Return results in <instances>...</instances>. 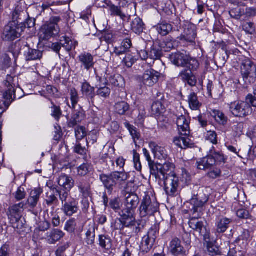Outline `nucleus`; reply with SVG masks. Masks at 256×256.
<instances>
[{
	"label": "nucleus",
	"instance_id": "obj_8",
	"mask_svg": "<svg viewBox=\"0 0 256 256\" xmlns=\"http://www.w3.org/2000/svg\"><path fill=\"white\" fill-rule=\"evenodd\" d=\"M158 209V204L154 199H152L148 194L143 197L139 208L140 214L142 218L150 216Z\"/></svg>",
	"mask_w": 256,
	"mask_h": 256
},
{
	"label": "nucleus",
	"instance_id": "obj_41",
	"mask_svg": "<svg viewBox=\"0 0 256 256\" xmlns=\"http://www.w3.org/2000/svg\"><path fill=\"white\" fill-rule=\"evenodd\" d=\"M210 154L215 161V164H225L227 160V157L224 156L222 152H216L212 149Z\"/></svg>",
	"mask_w": 256,
	"mask_h": 256
},
{
	"label": "nucleus",
	"instance_id": "obj_9",
	"mask_svg": "<svg viewBox=\"0 0 256 256\" xmlns=\"http://www.w3.org/2000/svg\"><path fill=\"white\" fill-rule=\"evenodd\" d=\"M182 27L184 31L177 38L182 43L192 45L195 44L197 36L196 26L188 22H186Z\"/></svg>",
	"mask_w": 256,
	"mask_h": 256
},
{
	"label": "nucleus",
	"instance_id": "obj_61",
	"mask_svg": "<svg viewBox=\"0 0 256 256\" xmlns=\"http://www.w3.org/2000/svg\"><path fill=\"white\" fill-rule=\"evenodd\" d=\"M90 168V166L88 164H83L77 168L78 174L80 176H84L88 173Z\"/></svg>",
	"mask_w": 256,
	"mask_h": 256
},
{
	"label": "nucleus",
	"instance_id": "obj_7",
	"mask_svg": "<svg viewBox=\"0 0 256 256\" xmlns=\"http://www.w3.org/2000/svg\"><path fill=\"white\" fill-rule=\"evenodd\" d=\"M240 72L246 84L254 83L256 78V66L248 58H241Z\"/></svg>",
	"mask_w": 256,
	"mask_h": 256
},
{
	"label": "nucleus",
	"instance_id": "obj_29",
	"mask_svg": "<svg viewBox=\"0 0 256 256\" xmlns=\"http://www.w3.org/2000/svg\"><path fill=\"white\" fill-rule=\"evenodd\" d=\"M78 58L82 66L86 70H89L94 67V57L90 54L84 52L80 55Z\"/></svg>",
	"mask_w": 256,
	"mask_h": 256
},
{
	"label": "nucleus",
	"instance_id": "obj_4",
	"mask_svg": "<svg viewBox=\"0 0 256 256\" xmlns=\"http://www.w3.org/2000/svg\"><path fill=\"white\" fill-rule=\"evenodd\" d=\"M169 60L174 66L178 67H186L191 70H197L199 68L198 61L192 58L186 52H177L169 56Z\"/></svg>",
	"mask_w": 256,
	"mask_h": 256
},
{
	"label": "nucleus",
	"instance_id": "obj_35",
	"mask_svg": "<svg viewBox=\"0 0 256 256\" xmlns=\"http://www.w3.org/2000/svg\"><path fill=\"white\" fill-rule=\"evenodd\" d=\"M64 236V233L58 229H54L48 232L46 240L50 244H54Z\"/></svg>",
	"mask_w": 256,
	"mask_h": 256
},
{
	"label": "nucleus",
	"instance_id": "obj_37",
	"mask_svg": "<svg viewBox=\"0 0 256 256\" xmlns=\"http://www.w3.org/2000/svg\"><path fill=\"white\" fill-rule=\"evenodd\" d=\"M187 101L192 110H197L202 106V104L198 101L196 94L194 92H191L188 96Z\"/></svg>",
	"mask_w": 256,
	"mask_h": 256
},
{
	"label": "nucleus",
	"instance_id": "obj_16",
	"mask_svg": "<svg viewBox=\"0 0 256 256\" xmlns=\"http://www.w3.org/2000/svg\"><path fill=\"white\" fill-rule=\"evenodd\" d=\"M157 231L156 228H151L146 234L143 236L140 248L143 252H148L152 248L156 238Z\"/></svg>",
	"mask_w": 256,
	"mask_h": 256
},
{
	"label": "nucleus",
	"instance_id": "obj_1",
	"mask_svg": "<svg viewBox=\"0 0 256 256\" xmlns=\"http://www.w3.org/2000/svg\"><path fill=\"white\" fill-rule=\"evenodd\" d=\"M252 106L256 107V98L252 94H248L245 101L236 100L228 104L230 113L236 118H244L252 112Z\"/></svg>",
	"mask_w": 256,
	"mask_h": 256
},
{
	"label": "nucleus",
	"instance_id": "obj_45",
	"mask_svg": "<svg viewBox=\"0 0 256 256\" xmlns=\"http://www.w3.org/2000/svg\"><path fill=\"white\" fill-rule=\"evenodd\" d=\"M26 44V42H16L12 44L8 48V51L11 52L14 58L17 57L20 54L22 47H24V44Z\"/></svg>",
	"mask_w": 256,
	"mask_h": 256
},
{
	"label": "nucleus",
	"instance_id": "obj_22",
	"mask_svg": "<svg viewBox=\"0 0 256 256\" xmlns=\"http://www.w3.org/2000/svg\"><path fill=\"white\" fill-rule=\"evenodd\" d=\"M194 70L184 69L180 72L178 77L184 82L191 86H194L197 84V80L192 71Z\"/></svg>",
	"mask_w": 256,
	"mask_h": 256
},
{
	"label": "nucleus",
	"instance_id": "obj_49",
	"mask_svg": "<svg viewBox=\"0 0 256 256\" xmlns=\"http://www.w3.org/2000/svg\"><path fill=\"white\" fill-rule=\"evenodd\" d=\"M109 206L116 212L120 215V212L122 211V209L120 208L122 204L118 198H114L110 200Z\"/></svg>",
	"mask_w": 256,
	"mask_h": 256
},
{
	"label": "nucleus",
	"instance_id": "obj_44",
	"mask_svg": "<svg viewBox=\"0 0 256 256\" xmlns=\"http://www.w3.org/2000/svg\"><path fill=\"white\" fill-rule=\"evenodd\" d=\"M190 210L193 214L198 212V208H202L204 206L198 200V198L194 194L190 200Z\"/></svg>",
	"mask_w": 256,
	"mask_h": 256
},
{
	"label": "nucleus",
	"instance_id": "obj_63",
	"mask_svg": "<svg viewBox=\"0 0 256 256\" xmlns=\"http://www.w3.org/2000/svg\"><path fill=\"white\" fill-rule=\"evenodd\" d=\"M136 61V58L130 54H126L122 60L128 68H131Z\"/></svg>",
	"mask_w": 256,
	"mask_h": 256
},
{
	"label": "nucleus",
	"instance_id": "obj_62",
	"mask_svg": "<svg viewBox=\"0 0 256 256\" xmlns=\"http://www.w3.org/2000/svg\"><path fill=\"white\" fill-rule=\"evenodd\" d=\"M132 154L134 167L137 170L140 171L142 170V165L140 162V154L136 150H132Z\"/></svg>",
	"mask_w": 256,
	"mask_h": 256
},
{
	"label": "nucleus",
	"instance_id": "obj_24",
	"mask_svg": "<svg viewBox=\"0 0 256 256\" xmlns=\"http://www.w3.org/2000/svg\"><path fill=\"white\" fill-rule=\"evenodd\" d=\"M232 219L224 216L216 217V232L219 234L224 233L228 229L229 226L232 222Z\"/></svg>",
	"mask_w": 256,
	"mask_h": 256
},
{
	"label": "nucleus",
	"instance_id": "obj_6",
	"mask_svg": "<svg viewBox=\"0 0 256 256\" xmlns=\"http://www.w3.org/2000/svg\"><path fill=\"white\" fill-rule=\"evenodd\" d=\"M18 78L16 76L14 72L10 74H8L4 82L5 86L8 88L4 94L3 97L6 100L4 104L8 106L11 102L16 98L15 92L18 90Z\"/></svg>",
	"mask_w": 256,
	"mask_h": 256
},
{
	"label": "nucleus",
	"instance_id": "obj_25",
	"mask_svg": "<svg viewBox=\"0 0 256 256\" xmlns=\"http://www.w3.org/2000/svg\"><path fill=\"white\" fill-rule=\"evenodd\" d=\"M214 166H215V161L210 154L200 159L196 163V166L198 169L204 170H212Z\"/></svg>",
	"mask_w": 256,
	"mask_h": 256
},
{
	"label": "nucleus",
	"instance_id": "obj_57",
	"mask_svg": "<svg viewBox=\"0 0 256 256\" xmlns=\"http://www.w3.org/2000/svg\"><path fill=\"white\" fill-rule=\"evenodd\" d=\"M110 10L112 16H120L122 20L126 18V15L122 12L120 7L112 4L110 6Z\"/></svg>",
	"mask_w": 256,
	"mask_h": 256
},
{
	"label": "nucleus",
	"instance_id": "obj_43",
	"mask_svg": "<svg viewBox=\"0 0 256 256\" xmlns=\"http://www.w3.org/2000/svg\"><path fill=\"white\" fill-rule=\"evenodd\" d=\"M131 28L136 34H140L143 32L144 24L140 18H136L132 22Z\"/></svg>",
	"mask_w": 256,
	"mask_h": 256
},
{
	"label": "nucleus",
	"instance_id": "obj_3",
	"mask_svg": "<svg viewBox=\"0 0 256 256\" xmlns=\"http://www.w3.org/2000/svg\"><path fill=\"white\" fill-rule=\"evenodd\" d=\"M56 194L62 202L61 210L66 216H70L78 212V202L72 198L68 192L60 188L56 189Z\"/></svg>",
	"mask_w": 256,
	"mask_h": 256
},
{
	"label": "nucleus",
	"instance_id": "obj_39",
	"mask_svg": "<svg viewBox=\"0 0 256 256\" xmlns=\"http://www.w3.org/2000/svg\"><path fill=\"white\" fill-rule=\"evenodd\" d=\"M98 244L104 250H110L112 247V240L108 235L101 234L98 236Z\"/></svg>",
	"mask_w": 256,
	"mask_h": 256
},
{
	"label": "nucleus",
	"instance_id": "obj_56",
	"mask_svg": "<svg viewBox=\"0 0 256 256\" xmlns=\"http://www.w3.org/2000/svg\"><path fill=\"white\" fill-rule=\"evenodd\" d=\"M76 226V220L74 218H70L67 220L65 224L64 230L70 233L74 232Z\"/></svg>",
	"mask_w": 256,
	"mask_h": 256
},
{
	"label": "nucleus",
	"instance_id": "obj_20",
	"mask_svg": "<svg viewBox=\"0 0 256 256\" xmlns=\"http://www.w3.org/2000/svg\"><path fill=\"white\" fill-rule=\"evenodd\" d=\"M164 100V94L160 92L157 94V100L152 105V113L156 116H160L165 112V106L163 104Z\"/></svg>",
	"mask_w": 256,
	"mask_h": 256
},
{
	"label": "nucleus",
	"instance_id": "obj_21",
	"mask_svg": "<svg viewBox=\"0 0 256 256\" xmlns=\"http://www.w3.org/2000/svg\"><path fill=\"white\" fill-rule=\"evenodd\" d=\"M86 118L85 112L82 109L80 110H74L70 118L68 120V125L70 128H74L80 124Z\"/></svg>",
	"mask_w": 256,
	"mask_h": 256
},
{
	"label": "nucleus",
	"instance_id": "obj_59",
	"mask_svg": "<svg viewBox=\"0 0 256 256\" xmlns=\"http://www.w3.org/2000/svg\"><path fill=\"white\" fill-rule=\"evenodd\" d=\"M195 196L198 198V200H199L204 206L205 205L209 200L208 194H206L202 190H199L198 194L195 195Z\"/></svg>",
	"mask_w": 256,
	"mask_h": 256
},
{
	"label": "nucleus",
	"instance_id": "obj_26",
	"mask_svg": "<svg viewBox=\"0 0 256 256\" xmlns=\"http://www.w3.org/2000/svg\"><path fill=\"white\" fill-rule=\"evenodd\" d=\"M58 184L60 186L64 188V189H62L60 188H56V189L60 188L69 192V191L74 186V180L72 177L62 174L58 178Z\"/></svg>",
	"mask_w": 256,
	"mask_h": 256
},
{
	"label": "nucleus",
	"instance_id": "obj_10",
	"mask_svg": "<svg viewBox=\"0 0 256 256\" xmlns=\"http://www.w3.org/2000/svg\"><path fill=\"white\" fill-rule=\"evenodd\" d=\"M59 16L52 17L50 22L43 26L40 31V38L43 40H48L58 34L60 31L58 23L60 21Z\"/></svg>",
	"mask_w": 256,
	"mask_h": 256
},
{
	"label": "nucleus",
	"instance_id": "obj_34",
	"mask_svg": "<svg viewBox=\"0 0 256 256\" xmlns=\"http://www.w3.org/2000/svg\"><path fill=\"white\" fill-rule=\"evenodd\" d=\"M169 250L175 256L182 254L184 252V248L181 244L180 240L178 238H174L170 242Z\"/></svg>",
	"mask_w": 256,
	"mask_h": 256
},
{
	"label": "nucleus",
	"instance_id": "obj_54",
	"mask_svg": "<svg viewBox=\"0 0 256 256\" xmlns=\"http://www.w3.org/2000/svg\"><path fill=\"white\" fill-rule=\"evenodd\" d=\"M243 30L246 34L253 35L256 32V28L254 24L252 22H247L244 24L242 26Z\"/></svg>",
	"mask_w": 256,
	"mask_h": 256
},
{
	"label": "nucleus",
	"instance_id": "obj_19",
	"mask_svg": "<svg viewBox=\"0 0 256 256\" xmlns=\"http://www.w3.org/2000/svg\"><path fill=\"white\" fill-rule=\"evenodd\" d=\"M188 224L190 227L194 231L198 232L200 236L204 238H206L208 231L203 221L197 218H192L190 220Z\"/></svg>",
	"mask_w": 256,
	"mask_h": 256
},
{
	"label": "nucleus",
	"instance_id": "obj_23",
	"mask_svg": "<svg viewBox=\"0 0 256 256\" xmlns=\"http://www.w3.org/2000/svg\"><path fill=\"white\" fill-rule=\"evenodd\" d=\"M24 47L23 50L24 51V56L26 60L27 61L30 60H40L42 56V53L41 51L30 48L29 46H28V44H24Z\"/></svg>",
	"mask_w": 256,
	"mask_h": 256
},
{
	"label": "nucleus",
	"instance_id": "obj_12",
	"mask_svg": "<svg viewBox=\"0 0 256 256\" xmlns=\"http://www.w3.org/2000/svg\"><path fill=\"white\" fill-rule=\"evenodd\" d=\"M119 216L120 218H116L113 224L115 230H122L124 228H130L133 230L132 233L138 234L140 232V228L136 226V222L135 218H129L123 214L122 212H121Z\"/></svg>",
	"mask_w": 256,
	"mask_h": 256
},
{
	"label": "nucleus",
	"instance_id": "obj_40",
	"mask_svg": "<svg viewBox=\"0 0 256 256\" xmlns=\"http://www.w3.org/2000/svg\"><path fill=\"white\" fill-rule=\"evenodd\" d=\"M158 32L162 36L168 34L172 30V26L166 22H162L158 24L156 26Z\"/></svg>",
	"mask_w": 256,
	"mask_h": 256
},
{
	"label": "nucleus",
	"instance_id": "obj_38",
	"mask_svg": "<svg viewBox=\"0 0 256 256\" xmlns=\"http://www.w3.org/2000/svg\"><path fill=\"white\" fill-rule=\"evenodd\" d=\"M211 115L218 124L224 126L227 124L228 118L223 112L218 110H214Z\"/></svg>",
	"mask_w": 256,
	"mask_h": 256
},
{
	"label": "nucleus",
	"instance_id": "obj_27",
	"mask_svg": "<svg viewBox=\"0 0 256 256\" xmlns=\"http://www.w3.org/2000/svg\"><path fill=\"white\" fill-rule=\"evenodd\" d=\"M176 136L174 138L173 142L176 146L182 149L186 150L194 148V144L188 136Z\"/></svg>",
	"mask_w": 256,
	"mask_h": 256
},
{
	"label": "nucleus",
	"instance_id": "obj_28",
	"mask_svg": "<svg viewBox=\"0 0 256 256\" xmlns=\"http://www.w3.org/2000/svg\"><path fill=\"white\" fill-rule=\"evenodd\" d=\"M149 146L155 158L159 160H163L167 158L168 154L164 147L160 146L154 142H150Z\"/></svg>",
	"mask_w": 256,
	"mask_h": 256
},
{
	"label": "nucleus",
	"instance_id": "obj_55",
	"mask_svg": "<svg viewBox=\"0 0 256 256\" xmlns=\"http://www.w3.org/2000/svg\"><path fill=\"white\" fill-rule=\"evenodd\" d=\"M70 100L72 102V109H75L76 106L79 101V96L77 90L72 88L70 90Z\"/></svg>",
	"mask_w": 256,
	"mask_h": 256
},
{
	"label": "nucleus",
	"instance_id": "obj_58",
	"mask_svg": "<svg viewBox=\"0 0 256 256\" xmlns=\"http://www.w3.org/2000/svg\"><path fill=\"white\" fill-rule=\"evenodd\" d=\"M222 49L225 52L226 56L223 58L224 61H226L229 58L230 54L237 56L240 54V51L237 48L228 50L225 45L222 46Z\"/></svg>",
	"mask_w": 256,
	"mask_h": 256
},
{
	"label": "nucleus",
	"instance_id": "obj_11",
	"mask_svg": "<svg viewBox=\"0 0 256 256\" xmlns=\"http://www.w3.org/2000/svg\"><path fill=\"white\" fill-rule=\"evenodd\" d=\"M140 203L138 196L136 194L132 192L126 194L124 202V208H122V212L124 214V216L132 218H135L134 212Z\"/></svg>",
	"mask_w": 256,
	"mask_h": 256
},
{
	"label": "nucleus",
	"instance_id": "obj_2",
	"mask_svg": "<svg viewBox=\"0 0 256 256\" xmlns=\"http://www.w3.org/2000/svg\"><path fill=\"white\" fill-rule=\"evenodd\" d=\"M100 178L104 186L112 192L114 188L120 187L128 179V174L124 172H114L109 174H102Z\"/></svg>",
	"mask_w": 256,
	"mask_h": 256
},
{
	"label": "nucleus",
	"instance_id": "obj_15",
	"mask_svg": "<svg viewBox=\"0 0 256 256\" xmlns=\"http://www.w3.org/2000/svg\"><path fill=\"white\" fill-rule=\"evenodd\" d=\"M22 31V28L13 22L5 27L2 38L6 41L14 40L20 36Z\"/></svg>",
	"mask_w": 256,
	"mask_h": 256
},
{
	"label": "nucleus",
	"instance_id": "obj_51",
	"mask_svg": "<svg viewBox=\"0 0 256 256\" xmlns=\"http://www.w3.org/2000/svg\"><path fill=\"white\" fill-rule=\"evenodd\" d=\"M60 42L62 46L68 52H70L74 48L73 42L69 38L63 36L61 38Z\"/></svg>",
	"mask_w": 256,
	"mask_h": 256
},
{
	"label": "nucleus",
	"instance_id": "obj_42",
	"mask_svg": "<svg viewBox=\"0 0 256 256\" xmlns=\"http://www.w3.org/2000/svg\"><path fill=\"white\" fill-rule=\"evenodd\" d=\"M116 112L120 115H124L130 110L129 104L126 102L122 101L114 105Z\"/></svg>",
	"mask_w": 256,
	"mask_h": 256
},
{
	"label": "nucleus",
	"instance_id": "obj_32",
	"mask_svg": "<svg viewBox=\"0 0 256 256\" xmlns=\"http://www.w3.org/2000/svg\"><path fill=\"white\" fill-rule=\"evenodd\" d=\"M162 51L163 50L160 42H156L153 44L149 52V58L153 60V63L154 60H158L162 57Z\"/></svg>",
	"mask_w": 256,
	"mask_h": 256
},
{
	"label": "nucleus",
	"instance_id": "obj_33",
	"mask_svg": "<svg viewBox=\"0 0 256 256\" xmlns=\"http://www.w3.org/2000/svg\"><path fill=\"white\" fill-rule=\"evenodd\" d=\"M81 91L83 96L91 100L94 103V98L95 97L94 88L92 86L87 82H84L82 84Z\"/></svg>",
	"mask_w": 256,
	"mask_h": 256
},
{
	"label": "nucleus",
	"instance_id": "obj_64",
	"mask_svg": "<svg viewBox=\"0 0 256 256\" xmlns=\"http://www.w3.org/2000/svg\"><path fill=\"white\" fill-rule=\"evenodd\" d=\"M206 138V140L214 144H216L218 143L217 134L214 131L208 132Z\"/></svg>",
	"mask_w": 256,
	"mask_h": 256
},
{
	"label": "nucleus",
	"instance_id": "obj_46",
	"mask_svg": "<svg viewBox=\"0 0 256 256\" xmlns=\"http://www.w3.org/2000/svg\"><path fill=\"white\" fill-rule=\"evenodd\" d=\"M244 8L240 6L232 9L229 14L230 16L236 20L240 19L242 16H244Z\"/></svg>",
	"mask_w": 256,
	"mask_h": 256
},
{
	"label": "nucleus",
	"instance_id": "obj_50",
	"mask_svg": "<svg viewBox=\"0 0 256 256\" xmlns=\"http://www.w3.org/2000/svg\"><path fill=\"white\" fill-rule=\"evenodd\" d=\"M106 85H104V86H100V87L98 88L96 91V94L100 98H106L109 97L111 90L110 89L106 86Z\"/></svg>",
	"mask_w": 256,
	"mask_h": 256
},
{
	"label": "nucleus",
	"instance_id": "obj_17",
	"mask_svg": "<svg viewBox=\"0 0 256 256\" xmlns=\"http://www.w3.org/2000/svg\"><path fill=\"white\" fill-rule=\"evenodd\" d=\"M190 119L186 116L181 115L177 117L176 124L180 134L188 136L190 134Z\"/></svg>",
	"mask_w": 256,
	"mask_h": 256
},
{
	"label": "nucleus",
	"instance_id": "obj_14",
	"mask_svg": "<svg viewBox=\"0 0 256 256\" xmlns=\"http://www.w3.org/2000/svg\"><path fill=\"white\" fill-rule=\"evenodd\" d=\"M26 203L24 202L14 204L10 208V218L14 228L20 229L22 226V222L20 220V213L26 208Z\"/></svg>",
	"mask_w": 256,
	"mask_h": 256
},
{
	"label": "nucleus",
	"instance_id": "obj_52",
	"mask_svg": "<svg viewBox=\"0 0 256 256\" xmlns=\"http://www.w3.org/2000/svg\"><path fill=\"white\" fill-rule=\"evenodd\" d=\"M26 15V12L22 10L21 8L17 6L12 12V16L14 22H15L18 20H22V17L25 18Z\"/></svg>",
	"mask_w": 256,
	"mask_h": 256
},
{
	"label": "nucleus",
	"instance_id": "obj_48",
	"mask_svg": "<svg viewBox=\"0 0 256 256\" xmlns=\"http://www.w3.org/2000/svg\"><path fill=\"white\" fill-rule=\"evenodd\" d=\"M124 126L130 132L134 142L136 143V140H139L140 138V133L138 131L137 128L135 126L130 124L129 123H124Z\"/></svg>",
	"mask_w": 256,
	"mask_h": 256
},
{
	"label": "nucleus",
	"instance_id": "obj_30",
	"mask_svg": "<svg viewBox=\"0 0 256 256\" xmlns=\"http://www.w3.org/2000/svg\"><path fill=\"white\" fill-rule=\"evenodd\" d=\"M42 192V190L40 188H36L30 192L27 200V202L30 207L34 208L36 206Z\"/></svg>",
	"mask_w": 256,
	"mask_h": 256
},
{
	"label": "nucleus",
	"instance_id": "obj_31",
	"mask_svg": "<svg viewBox=\"0 0 256 256\" xmlns=\"http://www.w3.org/2000/svg\"><path fill=\"white\" fill-rule=\"evenodd\" d=\"M77 186L81 197H90V186L86 180L83 179L80 180L77 182Z\"/></svg>",
	"mask_w": 256,
	"mask_h": 256
},
{
	"label": "nucleus",
	"instance_id": "obj_36",
	"mask_svg": "<svg viewBox=\"0 0 256 256\" xmlns=\"http://www.w3.org/2000/svg\"><path fill=\"white\" fill-rule=\"evenodd\" d=\"M175 166L174 164L170 162H166L161 164L160 174L162 176V179L166 178L168 176L171 175H177L174 172Z\"/></svg>",
	"mask_w": 256,
	"mask_h": 256
},
{
	"label": "nucleus",
	"instance_id": "obj_18",
	"mask_svg": "<svg viewBox=\"0 0 256 256\" xmlns=\"http://www.w3.org/2000/svg\"><path fill=\"white\" fill-rule=\"evenodd\" d=\"M160 76V74L152 69L147 70L143 74L142 82L146 86H152L158 82Z\"/></svg>",
	"mask_w": 256,
	"mask_h": 256
},
{
	"label": "nucleus",
	"instance_id": "obj_47",
	"mask_svg": "<svg viewBox=\"0 0 256 256\" xmlns=\"http://www.w3.org/2000/svg\"><path fill=\"white\" fill-rule=\"evenodd\" d=\"M150 174L154 176L156 178L158 177V174L160 173L161 164L155 163L154 161H150L148 163Z\"/></svg>",
	"mask_w": 256,
	"mask_h": 256
},
{
	"label": "nucleus",
	"instance_id": "obj_53",
	"mask_svg": "<svg viewBox=\"0 0 256 256\" xmlns=\"http://www.w3.org/2000/svg\"><path fill=\"white\" fill-rule=\"evenodd\" d=\"M86 136V131L85 127L78 126L75 129V136L76 141L80 142Z\"/></svg>",
	"mask_w": 256,
	"mask_h": 256
},
{
	"label": "nucleus",
	"instance_id": "obj_60",
	"mask_svg": "<svg viewBox=\"0 0 256 256\" xmlns=\"http://www.w3.org/2000/svg\"><path fill=\"white\" fill-rule=\"evenodd\" d=\"M52 116L55 120L58 121L61 116H62V112L60 108L58 106L54 105L52 102Z\"/></svg>",
	"mask_w": 256,
	"mask_h": 256
},
{
	"label": "nucleus",
	"instance_id": "obj_13",
	"mask_svg": "<svg viewBox=\"0 0 256 256\" xmlns=\"http://www.w3.org/2000/svg\"><path fill=\"white\" fill-rule=\"evenodd\" d=\"M162 180L164 181V190L166 195L172 197L178 195V188L180 184L178 176L171 175Z\"/></svg>",
	"mask_w": 256,
	"mask_h": 256
},
{
	"label": "nucleus",
	"instance_id": "obj_5",
	"mask_svg": "<svg viewBox=\"0 0 256 256\" xmlns=\"http://www.w3.org/2000/svg\"><path fill=\"white\" fill-rule=\"evenodd\" d=\"M95 72L97 80L103 85L120 87L124 84V80L122 76L112 74L106 68L96 70Z\"/></svg>",
	"mask_w": 256,
	"mask_h": 256
}]
</instances>
